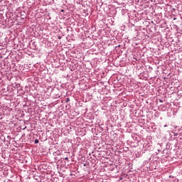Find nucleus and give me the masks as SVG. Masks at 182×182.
<instances>
[{
  "label": "nucleus",
  "mask_w": 182,
  "mask_h": 182,
  "mask_svg": "<svg viewBox=\"0 0 182 182\" xmlns=\"http://www.w3.org/2000/svg\"><path fill=\"white\" fill-rule=\"evenodd\" d=\"M38 143H39V140L36 139V140H35V144H38Z\"/></svg>",
  "instance_id": "obj_1"
},
{
  "label": "nucleus",
  "mask_w": 182,
  "mask_h": 182,
  "mask_svg": "<svg viewBox=\"0 0 182 182\" xmlns=\"http://www.w3.org/2000/svg\"><path fill=\"white\" fill-rule=\"evenodd\" d=\"M65 160H66L67 161H69V159H68V157H65Z\"/></svg>",
  "instance_id": "obj_2"
}]
</instances>
